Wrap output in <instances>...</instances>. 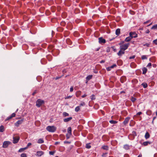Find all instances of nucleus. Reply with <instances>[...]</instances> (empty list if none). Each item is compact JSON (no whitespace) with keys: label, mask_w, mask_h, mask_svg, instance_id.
Returning <instances> with one entry per match:
<instances>
[{"label":"nucleus","mask_w":157,"mask_h":157,"mask_svg":"<svg viewBox=\"0 0 157 157\" xmlns=\"http://www.w3.org/2000/svg\"><path fill=\"white\" fill-rule=\"evenodd\" d=\"M46 129L47 131L50 132H53L56 130V128L53 126H48L46 127Z\"/></svg>","instance_id":"nucleus-1"},{"label":"nucleus","mask_w":157,"mask_h":157,"mask_svg":"<svg viewBox=\"0 0 157 157\" xmlns=\"http://www.w3.org/2000/svg\"><path fill=\"white\" fill-rule=\"evenodd\" d=\"M44 103V100H42L40 99H38L36 102V105L37 107H40Z\"/></svg>","instance_id":"nucleus-2"},{"label":"nucleus","mask_w":157,"mask_h":157,"mask_svg":"<svg viewBox=\"0 0 157 157\" xmlns=\"http://www.w3.org/2000/svg\"><path fill=\"white\" fill-rule=\"evenodd\" d=\"M129 45V43H127V44L122 45L120 46V49L121 50L124 51L128 48Z\"/></svg>","instance_id":"nucleus-3"},{"label":"nucleus","mask_w":157,"mask_h":157,"mask_svg":"<svg viewBox=\"0 0 157 157\" xmlns=\"http://www.w3.org/2000/svg\"><path fill=\"white\" fill-rule=\"evenodd\" d=\"M10 144L11 142L10 141H5L3 143L2 147L4 148H7Z\"/></svg>","instance_id":"nucleus-4"},{"label":"nucleus","mask_w":157,"mask_h":157,"mask_svg":"<svg viewBox=\"0 0 157 157\" xmlns=\"http://www.w3.org/2000/svg\"><path fill=\"white\" fill-rule=\"evenodd\" d=\"M13 144L17 143L20 139V137L19 136H13Z\"/></svg>","instance_id":"nucleus-5"},{"label":"nucleus","mask_w":157,"mask_h":157,"mask_svg":"<svg viewBox=\"0 0 157 157\" xmlns=\"http://www.w3.org/2000/svg\"><path fill=\"white\" fill-rule=\"evenodd\" d=\"M132 33H129V36L126 37L125 40L124 41L125 42H128L130 41L132 39Z\"/></svg>","instance_id":"nucleus-6"},{"label":"nucleus","mask_w":157,"mask_h":157,"mask_svg":"<svg viewBox=\"0 0 157 157\" xmlns=\"http://www.w3.org/2000/svg\"><path fill=\"white\" fill-rule=\"evenodd\" d=\"M99 42L100 44L105 43L106 42L105 39L103 38L102 37H101L98 38Z\"/></svg>","instance_id":"nucleus-7"},{"label":"nucleus","mask_w":157,"mask_h":157,"mask_svg":"<svg viewBox=\"0 0 157 157\" xmlns=\"http://www.w3.org/2000/svg\"><path fill=\"white\" fill-rule=\"evenodd\" d=\"M44 154V152L42 151H38L36 152V155L38 156H41Z\"/></svg>","instance_id":"nucleus-8"},{"label":"nucleus","mask_w":157,"mask_h":157,"mask_svg":"<svg viewBox=\"0 0 157 157\" xmlns=\"http://www.w3.org/2000/svg\"><path fill=\"white\" fill-rule=\"evenodd\" d=\"M16 116V114L15 113H13L10 116L8 117L6 119V121H8L12 119L13 117H14Z\"/></svg>","instance_id":"nucleus-9"},{"label":"nucleus","mask_w":157,"mask_h":157,"mask_svg":"<svg viewBox=\"0 0 157 157\" xmlns=\"http://www.w3.org/2000/svg\"><path fill=\"white\" fill-rule=\"evenodd\" d=\"M23 121V120L22 119H21L18 120L15 124V126L17 127H18L19 124H21L22 123Z\"/></svg>","instance_id":"nucleus-10"},{"label":"nucleus","mask_w":157,"mask_h":157,"mask_svg":"<svg viewBox=\"0 0 157 157\" xmlns=\"http://www.w3.org/2000/svg\"><path fill=\"white\" fill-rule=\"evenodd\" d=\"M117 66V65L116 64H114L113 65H112L110 67H109L106 68V70L107 71H110L111 70V69H112L114 67H115Z\"/></svg>","instance_id":"nucleus-11"},{"label":"nucleus","mask_w":157,"mask_h":157,"mask_svg":"<svg viewBox=\"0 0 157 157\" xmlns=\"http://www.w3.org/2000/svg\"><path fill=\"white\" fill-rule=\"evenodd\" d=\"M130 118L129 117H126L125 118L124 121H123V124L124 125H125L126 124H127L128 123V122L130 120Z\"/></svg>","instance_id":"nucleus-12"},{"label":"nucleus","mask_w":157,"mask_h":157,"mask_svg":"<svg viewBox=\"0 0 157 157\" xmlns=\"http://www.w3.org/2000/svg\"><path fill=\"white\" fill-rule=\"evenodd\" d=\"M122 50H120L118 53H117L118 55L119 56H121L122 55L124 54L125 53V52Z\"/></svg>","instance_id":"nucleus-13"},{"label":"nucleus","mask_w":157,"mask_h":157,"mask_svg":"<svg viewBox=\"0 0 157 157\" xmlns=\"http://www.w3.org/2000/svg\"><path fill=\"white\" fill-rule=\"evenodd\" d=\"M130 33H132V36L133 38H136L137 37V34L135 32H130Z\"/></svg>","instance_id":"nucleus-14"},{"label":"nucleus","mask_w":157,"mask_h":157,"mask_svg":"<svg viewBox=\"0 0 157 157\" xmlns=\"http://www.w3.org/2000/svg\"><path fill=\"white\" fill-rule=\"evenodd\" d=\"M120 31L121 30L120 29H117L116 30L115 33L117 36H118L120 34Z\"/></svg>","instance_id":"nucleus-15"},{"label":"nucleus","mask_w":157,"mask_h":157,"mask_svg":"<svg viewBox=\"0 0 157 157\" xmlns=\"http://www.w3.org/2000/svg\"><path fill=\"white\" fill-rule=\"evenodd\" d=\"M72 119V117H70L64 119H63V121L65 122H68L69 121H70Z\"/></svg>","instance_id":"nucleus-16"},{"label":"nucleus","mask_w":157,"mask_h":157,"mask_svg":"<svg viewBox=\"0 0 157 157\" xmlns=\"http://www.w3.org/2000/svg\"><path fill=\"white\" fill-rule=\"evenodd\" d=\"M142 71H143V73H142L143 74L145 75L147 72V69L146 68L144 67L143 68Z\"/></svg>","instance_id":"nucleus-17"},{"label":"nucleus","mask_w":157,"mask_h":157,"mask_svg":"<svg viewBox=\"0 0 157 157\" xmlns=\"http://www.w3.org/2000/svg\"><path fill=\"white\" fill-rule=\"evenodd\" d=\"M37 143L39 144H42L44 143V140L43 139L40 138L38 139Z\"/></svg>","instance_id":"nucleus-18"},{"label":"nucleus","mask_w":157,"mask_h":157,"mask_svg":"<svg viewBox=\"0 0 157 157\" xmlns=\"http://www.w3.org/2000/svg\"><path fill=\"white\" fill-rule=\"evenodd\" d=\"M126 80V77H122L120 78L121 82L123 83Z\"/></svg>","instance_id":"nucleus-19"},{"label":"nucleus","mask_w":157,"mask_h":157,"mask_svg":"<svg viewBox=\"0 0 157 157\" xmlns=\"http://www.w3.org/2000/svg\"><path fill=\"white\" fill-rule=\"evenodd\" d=\"M53 46L52 45H50L49 46V49L50 50H51V51L52 53H53L55 50L54 49H53Z\"/></svg>","instance_id":"nucleus-20"},{"label":"nucleus","mask_w":157,"mask_h":157,"mask_svg":"<svg viewBox=\"0 0 157 157\" xmlns=\"http://www.w3.org/2000/svg\"><path fill=\"white\" fill-rule=\"evenodd\" d=\"M150 136V135L149 133L147 132H146V133H145V138L146 139H148V138H149Z\"/></svg>","instance_id":"nucleus-21"},{"label":"nucleus","mask_w":157,"mask_h":157,"mask_svg":"<svg viewBox=\"0 0 157 157\" xmlns=\"http://www.w3.org/2000/svg\"><path fill=\"white\" fill-rule=\"evenodd\" d=\"M67 43L69 45H71L72 44V42L71 40L69 39H67L66 40Z\"/></svg>","instance_id":"nucleus-22"},{"label":"nucleus","mask_w":157,"mask_h":157,"mask_svg":"<svg viewBox=\"0 0 157 157\" xmlns=\"http://www.w3.org/2000/svg\"><path fill=\"white\" fill-rule=\"evenodd\" d=\"M71 127H68V129H67V132L69 134H71Z\"/></svg>","instance_id":"nucleus-23"},{"label":"nucleus","mask_w":157,"mask_h":157,"mask_svg":"<svg viewBox=\"0 0 157 157\" xmlns=\"http://www.w3.org/2000/svg\"><path fill=\"white\" fill-rule=\"evenodd\" d=\"M27 148V147L21 148L18 150V152H21Z\"/></svg>","instance_id":"nucleus-24"},{"label":"nucleus","mask_w":157,"mask_h":157,"mask_svg":"<svg viewBox=\"0 0 157 157\" xmlns=\"http://www.w3.org/2000/svg\"><path fill=\"white\" fill-rule=\"evenodd\" d=\"M81 94V92L80 91H77L76 93V95L77 97H78Z\"/></svg>","instance_id":"nucleus-25"},{"label":"nucleus","mask_w":157,"mask_h":157,"mask_svg":"<svg viewBox=\"0 0 157 157\" xmlns=\"http://www.w3.org/2000/svg\"><path fill=\"white\" fill-rule=\"evenodd\" d=\"M117 121H115L113 120H110L109 121V122L111 124H116L117 123Z\"/></svg>","instance_id":"nucleus-26"},{"label":"nucleus","mask_w":157,"mask_h":157,"mask_svg":"<svg viewBox=\"0 0 157 157\" xmlns=\"http://www.w3.org/2000/svg\"><path fill=\"white\" fill-rule=\"evenodd\" d=\"M4 131V128L3 125H1L0 127V132H3Z\"/></svg>","instance_id":"nucleus-27"},{"label":"nucleus","mask_w":157,"mask_h":157,"mask_svg":"<svg viewBox=\"0 0 157 157\" xmlns=\"http://www.w3.org/2000/svg\"><path fill=\"white\" fill-rule=\"evenodd\" d=\"M92 77L93 75H89L86 77V79L89 80L92 78Z\"/></svg>","instance_id":"nucleus-28"},{"label":"nucleus","mask_w":157,"mask_h":157,"mask_svg":"<svg viewBox=\"0 0 157 157\" xmlns=\"http://www.w3.org/2000/svg\"><path fill=\"white\" fill-rule=\"evenodd\" d=\"M101 148L104 150H108V147L107 146H103Z\"/></svg>","instance_id":"nucleus-29"},{"label":"nucleus","mask_w":157,"mask_h":157,"mask_svg":"<svg viewBox=\"0 0 157 157\" xmlns=\"http://www.w3.org/2000/svg\"><path fill=\"white\" fill-rule=\"evenodd\" d=\"M141 85L144 88H147V84L146 83H143Z\"/></svg>","instance_id":"nucleus-30"},{"label":"nucleus","mask_w":157,"mask_h":157,"mask_svg":"<svg viewBox=\"0 0 157 157\" xmlns=\"http://www.w3.org/2000/svg\"><path fill=\"white\" fill-rule=\"evenodd\" d=\"M129 146L128 144L125 145L124 146V148L126 150L129 149Z\"/></svg>","instance_id":"nucleus-31"},{"label":"nucleus","mask_w":157,"mask_h":157,"mask_svg":"<svg viewBox=\"0 0 157 157\" xmlns=\"http://www.w3.org/2000/svg\"><path fill=\"white\" fill-rule=\"evenodd\" d=\"M151 29L157 30V24H155L153 25Z\"/></svg>","instance_id":"nucleus-32"},{"label":"nucleus","mask_w":157,"mask_h":157,"mask_svg":"<svg viewBox=\"0 0 157 157\" xmlns=\"http://www.w3.org/2000/svg\"><path fill=\"white\" fill-rule=\"evenodd\" d=\"M150 142H149V141L144 142L143 143V144L144 145L146 146L147 145H148V144H150Z\"/></svg>","instance_id":"nucleus-33"},{"label":"nucleus","mask_w":157,"mask_h":157,"mask_svg":"<svg viewBox=\"0 0 157 157\" xmlns=\"http://www.w3.org/2000/svg\"><path fill=\"white\" fill-rule=\"evenodd\" d=\"M71 134H70L69 133L67 134L66 135V137L67 139H69L71 136Z\"/></svg>","instance_id":"nucleus-34"},{"label":"nucleus","mask_w":157,"mask_h":157,"mask_svg":"<svg viewBox=\"0 0 157 157\" xmlns=\"http://www.w3.org/2000/svg\"><path fill=\"white\" fill-rule=\"evenodd\" d=\"M80 110V108L79 106H78L76 107L75 109V110L76 112H78Z\"/></svg>","instance_id":"nucleus-35"},{"label":"nucleus","mask_w":157,"mask_h":157,"mask_svg":"<svg viewBox=\"0 0 157 157\" xmlns=\"http://www.w3.org/2000/svg\"><path fill=\"white\" fill-rule=\"evenodd\" d=\"M56 151H50L49 152V154L51 155H53L54 153H55Z\"/></svg>","instance_id":"nucleus-36"},{"label":"nucleus","mask_w":157,"mask_h":157,"mask_svg":"<svg viewBox=\"0 0 157 157\" xmlns=\"http://www.w3.org/2000/svg\"><path fill=\"white\" fill-rule=\"evenodd\" d=\"M63 115L64 117H67L69 116V114L66 112H64L63 113Z\"/></svg>","instance_id":"nucleus-37"},{"label":"nucleus","mask_w":157,"mask_h":157,"mask_svg":"<svg viewBox=\"0 0 157 157\" xmlns=\"http://www.w3.org/2000/svg\"><path fill=\"white\" fill-rule=\"evenodd\" d=\"M147 58L146 56L145 55H143L141 56V59L143 60L147 59Z\"/></svg>","instance_id":"nucleus-38"},{"label":"nucleus","mask_w":157,"mask_h":157,"mask_svg":"<svg viewBox=\"0 0 157 157\" xmlns=\"http://www.w3.org/2000/svg\"><path fill=\"white\" fill-rule=\"evenodd\" d=\"M21 157H27L26 154L22 153L21 155Z\"/></svg>","instance_id":"nucleus-39"},{"label":"nucleus","mask_w":157,"mask_h":157,"mask_svg":"<svg viewBox=\"0 0 157 157\" xmlns=\"http://www.w3.org/2000/svg\"><path fill=\"white\" fill-rule=\"evenodd\" d=\"M136 100V98H134L133 97H132L131 99V101L133 102H134Z\"/></svg>","instance_id":"nucleus-40"},{"label":"nucleus","mask_w":157,"mask_h":157,"mask_svg":"<svg viewBox=\"0 0 157 157\" xmlns=\"http://www.w3.org/2000/svg\"><path fill=\"white\" fill-rule=\"evenodd\" d=\"M132 134L134 138L135 136H136V131H133L132 132Z\"/></svg>","instance_id":"nucleus-41"},{"label":"nucleus","mask_w":157,"mask_h":157,"mask_svg":"<svg viewBox=\"0 0 157 157\" xmlns=\"http://www.w3.org/2000/svg\"><path fill=\"white\" fill-rule=\"evenodd\" d=\"M52 58V56L50 55H48L47 56V58L48 59H49V61H51V58Z\"/></svg>","instance_id":"nucleus-42"},{"label":"nucleus","mask_w":157,"mask_h":157,"mask_svg":"<svg viewBox=\"0 0 157 157\" xmlns=\"http://www.w3.org/2000/svg\"><path fill=\"white\" fill-rule=\"evenodd\" d=\"M91 99L92 100H94L95 99V96L94 95H92L90 97Z\"/></svg>","instance_id":"nucleus-43"},{"label":"nucleus","mask_w":157,"mask_h":157,"mask_svg":"<svg viewBox=\"0 0 157 157\" xmlns=\"http://www.w3.org/2000/svg\"><path fill=\"white\" fill-rule=\"evenodd\" d=\"M91 146L89 144H87L86 145V148L89 149L91 147Z\"/></svg>","instance_id":"nucleus-44"},{"label":"nucleus","mask_w":157,"mask_h":157,"mask_svg":"<svg viewBox=\"0 0 157 157\" xmlns=\"http://www.w3.org/2000/svg\"><path fill=\"white\" fill-rule=\"evenodd\" d=\"M151 113V110H148L147 112V114L148 115H150Z\"/></svg>","instance_id":"nucleus-45"},{"label":"nucleus","mask_w":157,"mask_h":157,"mask_svg":"<svg viewBox=\"0 0 157 157\" xmlns=\"http://www.w3.org/2000/svg\"><path fill=\"white\" fill-rule=\"evenodd\" d=\"M85 105V104L84 102H82L80 104V106H84Z\"/></svg>","instance_id":"nucleus-46"},{"label":"nucleus","mask_w":157,"mask_h":157,"mask_svg":"<svg viewBox=\"0 0 157 157\" xmlns=\"http://www.w3.org/2000/svg\"><path fill=\"white\" fill-rule=\"evenodd\" d=\"M111 48V47H108L106 49V52H109L110 51V49Z\"/></svg>","instance_id":"nucleus-47"},{"label":"nucleus","mask_w":157,"mask_h":157,"mask_svg":"<svg viewBox=\"0 0 157 157\" xmlns=\"http://www.w3.org/2000/svg\"><path fill=\"white\" fill-rule=\"evenodd\" d=\"M111 48H112L114 52H116L117 51L116 49L115 48L114 46H112L111 47Z\"/></svg>","instance_id":"nucleus-48"},{"label":"nucleus","mask_w":157,"mask_h":157,"mask_svg":"<svg viewBox=\"0 0 157 157\" xmlns=\"http://www.w3.org/2000/svg\"><path fill=\"white\" fill-rule=\"evenodd\" d=\"M65 23L64 22H62L60 23V25H61L63 26H64L65 25Z\"/></svg>","instance_id":"nucleus-49"},{"label":"nucleus","mask_w":157,"mask_h":157,"mask_svg":"<svg viewBox=\"0 0 157 157\" xmlns=\"http://www.w3.org/2000/svg\"><path fill=\"white\" fill-rule=\"evenodd\" d=\"M151 63H149L148 64L147 67H149L150 68L151 67Z\"/></svg>","instance_id":"nucleus-50"},{"label":"nucleus","mask_w":157,"mask_h":157,"mask_svg":"<svg viewBox=\"0 0 157 157\" xmlns=\"http://www.w3.org/2000/svg\"><path fill=\"white\" fill-rule=\"evenodd\" d=\"M136 57L135 55H133L129 57V59H134Z\"/></svg>","instance_id":"nucleus-51"},{"label":"nucleus","mask_w":157,"mask_h":157,"mask_svg":"<svg viewBox=\"0 0 157 157\" xmlns=\"http://www.w3.org/2000/svg\"><path fill=\"white\" fill-rule=\"evenodd\" d=\"M149 45H150V44H148V43H146L145 44H144V46H146L147 47H149Z\"/></svg>","instance_id":"nucleus-52"},{"label":"nucleus","mask_w":157,"mask_h":157,"mask_svg":"<svg viewBox=\"0 0 157 157\" xmlns=\"http://www.w3.org/2000/svg\"><path fill=\"white\" fill-rule=\"evenodd\" d=\"M31 145H32L31 143H29L27 145V146L26 147H27V148H28L29 146H31Z\"/></svg>","instance_id":"nucleus-53"},{"label":"nucleus","mask_w":157,"mask_h":157,"mask_svg":"<svg viewBox=\"0 0 157 157\" xmlns=\"http://www.w3.org/2000/svg\"><path fill=\"white\" fill-rule=\"evenodd\" d=\"M37 90H35L32 93V95L34 96V95L37 93Z\"/></svg>","instance_id":"nucleus-54"},{"label":"nucleus","mask_w":157,"mask_h":157,"mask_svg":"<svg viewBox=\"0 0 157 157\" xmlns=\"http://www.w3.org/2000/svg\"><path fill=\"white\" fill-rule=\"evenodd\" d=\"M71 97H72V96H67L65 97V99H68L71 98Z\"/></svg>","instance_id":"nucleus-55"},{"label":"nucleus","mask_w":157,"mask_h":157,"mask_svg":"<svg viewBox=\"0 0 157 157\" xmlns=\"http://www.w3.org/2000/svg\"><path fill=\"white\" fill-rule=\"evenodd\" d=\"M73 87L72 86L71 87V88H70V91L71 92H72L73 91Z\"/></svg>","instance_id":"nucleus-56"},{"label":"nucleus","mask_w":157,"mask_h":157,"mask_svg":"<svg viewBox=\"0 0 157 157\" xmlns=\"http://www.w3.org/2000/svg\"><path fill=\"white\" fill-rule=\"evenodd\" d=\"M107 153H103L102 155V156L103 157H106V155L107 154Z\"/></svg>","instance_id":"nucleus-57"},{"label":"nucleus","mask_w":157,"mask_h":157,"mask_svg":"<svg viewBox=\"0 0 157 157\" xmlns=\"http://www.w3.org/2000/svg\"><path fill=\"white\" fill-rule=\"evenodd\" d=\"M142 113L141 112L137 113L136 114L137 115H140Z\"/></svg>","instance_id":"nucleus-58"},{"label":"nucleus","mask_w":157,"mask_h":157,"mask_svg":"<svg viewBox=\"0 0 157 157\" xmlns=\"http://www.w3.org/2000/svg\"><path fill=\"white\" fill-rule=\"evenodd\" d=\"M150 33V31L149 30V29H147L146 31H145V33Z\"/></svg>","instance_id":"nucleus-59"},{"label":"nucleus","mask_w":157,"mask_h":157,"mask_svg":"<svg viewBox=\"0 0 157 157\" xmlns=\"http://www.w3.org/2000/svg\"><path fill=\"white\" fill-rule=\"evenodd\" d=\"M105 60H101L100 62V63H104L105 62Z\"/></svg>","instance_id":"nucleus-60"},{"label":"nucleus","mask_w":157,"mask_h":157,"mask_svg":"<svg viewBox=\"0 0 157 157\" xmlns=\"http://www.w3.org/2000/svg\"><path fill=\"white\" fill-rule=\"evenodd\" d=\"M64 143H67V144H70L71 142H70L67 141H65Z\"/></svg>","instance_id":"nucleus-61"},{"label":"nucleus","mask_w":157,"mask_h":157,"mask_svg":"<svg viewBox=\"0 0 157 157\" xmlns=\"http://www.w3.org/2000/svg\"><path fill=\"white\" fill-rule=\"evenodd\" d=\"M59 143L58 142H56L55 143V145H57L58 144H59Z\"/></svg>","instance_id":"nucleus-62"},{"label":"nucleus","mask_w":157,"mask_h":157,"mask_svg":"<svg viewBox=\"0 0 157 157\" xmlns=\"http://www.w3.org/2000/svg\"><path fill=\"white\" fill-rule=\"evenodd\" d=\"M87 96V95L86 94H84V95H82V98H84L85 97H86Z\"/></svg>","instance_id":"nucleus-63"},{"label":"nucleus","mask_w":157,"mask_h":157,"mask_svg":"<svg viewBox=\"0 0 157 157\" xmlns=\"http://www.w3.org/2000/svg\"><path fill=\"white\" fill-rule=\"evenodd\" d=\"M156 118V117H153V120H152V122L153 123V121H154L155 119Z\"/></svg>","instance_id":"nucleus-64"}]
</instances>
